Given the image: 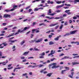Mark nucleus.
<instances>
[{
    "label": "nucleus",
    "instance_id": "nucleus-1",
    "mask_svg": "<svg viewBox=\"0 0 79 79\" xmlns=\"http://www.w3.org/2000/svg\"><path fill=\"white\" fill-rule=\"evenodd\" d=\"M29 29L28 27H24V29H23V30H22L21 31V29L20 30L19 29V30H18V31H17V32H16L15 35H16L17 34H19V32H20V33H21V32H24V31H26V30H27V29Z\"/></svg>",
    "mask_w": 79,
    "mask_h": 79
},
{
    "label": "nucleus",
    "instance_id": "nucleus-2",
    "mask_svg": "<svg viewBox=\"0 0 79 79\" xmlns=\"http://www.w3.org/2000/svg\"><path fill=\"white\" fill-rule=\"evenodd\" d=\"M45 55V52H43L42 53H41L40 54H39V58H44V56Z\"/></svg>",
    "mask_w": 79,
    "mask_h": 79
},
{
    "label": "nucleus",
    "instance_id": "nucleus-3",
    "mask_svg": "<svg viewBox=\"0 0 79 79\" xmlns=\"http://www.w3.org/2000/svg\"><path fill=\"white\" fill-rule=\"evenodd\" d=\"M37 66H38V68H41V67H42V66H44V64H40L39 65H34V66H32V68H34L35 67H37Z\"/></svg>",
    "mask_w": 79,
    "mask_h": 79
},
{
    "label": "nucleus",
    "instance_id": "nucleus-4",
    "mask_svg": "<svg viewBox=\"0 0 79 79\" xmlns=\"http://www.w3.org/2000/svg\"><path fill=\"white\" fill-rule=\"evenodd\" d=\"M65 68L66 70H64L61 71V74H64V71H68V70H69V67H65Z\"/></svg>",
    "mask_w": 79,
    "mask_h": 79
},
{
    "label": "nucleus",
    "instance_id": "nucleus-5",
    "mask_svg": "<svg viewBox=\"0 0 79 79\" xmlns=\"http://www.w3.org/2000/svg\"><path fill=\"white\" fill-rule=\"evenodd\" d=\"M74 72H71V75H68V77H70V78H73V76L74 75Z\"/></svg>",
    "mask_w": 79,
    "mask_h": 79
},
{
    "label": "nucleus",
    "instance_id": "nucleus-6",
    "mask_svg": "<svg viewBox=\"0 0 79 79\" xmlns=\"http://www.w3.org/2000/svg\"><path fill=\"white\" fill-rule=\"evenodd\" d=\"M55 53V51H53V50H51V53L49 54L48 56H50V55H53L54 53Z\"/></svg>",
    "mask_w": 79,
    "mask_h": 79
},
{
    "label": "nucleus",
    "instance_id": "nucleus-7",
    "mask_svg": "<svg viewBox=\"0 0 79 79\" xmlns=\"http://www.w3.org/2000/svg\"><path fill=\"white\" fill-rule=\"evenodd\" d=\"M17 41V40H10L9 41V42H11V43H10V45H12L13 44H12V43H15V42H16Z\"/></svg>",
    "mask_w": 79,
    "mask_h": 79
},
{
    "label": "nucleus",
    "instance_id": "nucleus-8",
    "mask_svg": "<svg viewBox=\"0 0 79 79\" xmlns=\"http://www.w3.org/2000/svg\"><path fill=\"white\" fill-rule=\"evenodd\" d=\"M60 67V65H53V66L52 67V69H54V68H55L56 69V68H59Z\"/></svg>",
    "mask_w": 79,
    "mask_h": 79
},
{
    "label": "nucleus",
    "instance_id": "nucleus-9",
    "mask_svg": "<svg viewBox=\"0 0 79 79\" xmlns=\"http://www.w3.org/2000/svg\"><path fill=\"white\" fill-rule=\"evenodd\" d=\"M4 18H10V15L5 14L4 15Z\"/></svg>",
    "mask_w": 79,
    "mask_h": 79
},
{
    "label": "nucleus",
    "instance_id": "nucleus-10",
    "mask_svg": "<svg viewBox=\"0 0 79 79\" xmlns=\"http://www.w3.org/2000/svg\"><path fill=\"white\" fill-rule=\"evenodd\" d=\"M64 5V4H62V5H61L60 6H57L56 7V9H58V8H61V7H63Z\"/></svg>",
    "mask_w": 79,
    "mask_h": 79
},
{
    "label": "nucleus",
    "instance_id": "nucleus-11",
    "mask_svg": "<svg viewBox=\"0 0 79 79\" xmlns=\"http://www.w3.org/2000/svg\"><path fill=\"white\" fill-rule=\"evenodd\" d=\"M77 31V30H74L73 31H71L70 32V34H74Z\"/></svg>",
    "mask_w": 79,
    "mask_h": 79
},
{
    "label": "nucleus",
    "instance_id": "nucleus-12",
    "mask_svg": "<svg viewBox=\"0 0 79 79\" xmlns=\"http://www.w3.org/2000/svg\"><path fill=\"white\" fill-rule=\"evenodd\" d=\"M43 39L42 38H41L39 40H38L36 41L35 42L36 43H38L39 42H41V41H42Z\"/></svg>",
    "mask_w": 79,
    "mask_h": 79
},
{
    "label": "nucleus",
    "instance_id": "nucleus-13",
    "mask_svg": "<svg viewBox=\"0 0 79 79\" xmlns=\"http://www.w3.org/2000/svg\"><path fill=\"white\" fill-rule=\"evenodd\" d=\"M8 61L7 60H6V62H2V64L3 66H5V65H6V63H8Z\"/></svg>",
    "mask_w": 79,
    "mask_h": 79
},
{
    "label": "nucleus",
    "instance_id": "nucleus-14",
    "mask_svg": "<svg viewBox=\"0 0 79 79\" xmlns=\"http://www.w3.org/2000/svg\"><path fill=\"white\" fill-rule=\"evenodd\" d=\"M58 24V23H56L55 24H52L49 25L50 27H52L53 26H56V25H57Z\"/></svg>",
    "mask_w": 79,
    "mask_h": 79
},
{
    "label": "nucleus",
    "instance_id": "nucleus-15",
    "mask_svg": "<svg viewBox=\"0 0 79 79\" xmlns=\"http://www.w3.org/2000/svg\"><path fill=\"white\" fill-rule=\"evenodd\" d=\"M72 64H73V65H75V64H79V63L77 62H74L72 63Z\"/></svg>",
    "mask_w": 79,
    "mask_h": 79
},
{
    "label": "nucleus",
    "instance_id": "nucleus-16",
    "mask_svg": "<svg viewBox=\"0 0 79 79\" xmlns=\"http://www.w3.org/2000/svg\"><path fill=\"white\" fill-rule=\"evenodd\" d=\"M47 3L48 4H50V3L51 4H53V1H52L51 2H50V1L48 0L47 1Z\"/></svg>",
    "mask_w": 79,
    "mask_h": 79
},
{
    "label": "nucleus",
    "instance_id": "nucleus-17",
    "mask_svg": "<svg viewBox=\"0 0 79 79\" xmlns=\"http://www.w3.org/2000/svg\"><path fill=\"white\" fill-rule=\"evenodd\" d=\"M52 74H53L52 73H49L47 75V76H48V77H51V76L52 75Z\"/></svg>",
    "mask_w": 79,
    "mask_h": 79
},
{
    "label": "nucleus",
    "instance_id": "nucleus-18",
    "mask_svg": "<svg viewBox=\"0 0 79 79\" xmlns=\"http://www.w3.org/2000/svg\"><path fill=\"white\" fill-rule=\"evenodd\" d=\"M25 42H26V41L25 40H23L20 43V44L21 45H23L24 43H25Z\"/></svg>",
    "mask_w": 79,
    "mask_h": 79
},
{
    "label": "nucleus",
    "instance_id": "nucleus-19",
    "mask_svg": "<svg viewBox=\"0 0 79 79\" xmlns=\"http://www.w3.org/2000/svg\"><path fill=\"white\" fill-rule=\"evenodd\" d=\"M29 53V51H28L27 52H25L23 54V55H27V54H28Z\"/></svg>",
    "mask_w": 79,
    "mask_h": 79
},
{
    "label": "nucleus",
    "instance_id": "nucleus-20",
    "mask_svg": "<svg viewBox=\"0 0 79 79\" xmlns=\"http://www.w3.org/2000/svg\"><path fill=\"white\" fill-rule=\"evenodd\" d=\"M64 57L65 58V59H72V57H69V56H64Z\"/></svg>",
    "mask_w": 79,
    "mask_h": 79
},
{
    "label": "nucleus",
    "instance_id": "nucleus-21",
    "mask_svg": "<svg viewBox=\"0 0 79 79\" xmlns=\"http://www.w3.org/2000/svg\"><path fill=\"white\" fill-rule=\"evenodd\" d=\"M17 7H18V6L17 5H13V8L15 10H16V9L17 8Z\"/></svg>",
    "mask_w": 79,
    "mask_h": 79
},
{
    "label": "nucleus",
    "instance_id": "nucleus-22",
    "mask_svg": "<svg viewBox=\"0 0 79 79\" xmlns=\"http://www.w3.org/2000/svg\"><path fill=\"white\" fill-rule=\"evenodd\" d=\"M21 67L16 68L14 69L13 72H15L16 71V69H21Z\"/></svg>",
    "mask_w": 79,
    "mask_h": 79
},
{
    "label": "nucleus",
    "instance_id": "nucleus-23",
    "mask_svg": "<svg viewBox=\"0 0 79 79\" xmlns=\"http://www.w3.org/2000/svg\"><path fill=\"white\" fill-rule=\"evenodd\" d=\"M37 30V29H33L32 30V34H34V32H35V31H36Z\"/></svg>",
    "mask_w": 79,
    "mask_h": 79
},
{
    "label": "nucleus",
    "instance_id": "nucleus-24",
    "mask_svg": "<svg viewBox=\"0 0 79 79\" xmlns=\"http://www.w3.org/2000/svg\"><path fill=\"white\" fill-rule=\"evenodd\" d=\"M59 36H57L56 37V38H54V40H56V41L57 40H59Z\"/></svg>",
    "mask_w": 79,
    "mask_h": 79
},
{
    "label": "nucleus",
    "instance_id": "nucleus-25",
    "mask_svg": "<svg viewBox=\"0 0 79 79\" xmlns=\"http://www.w3.org/2000/svg\"><path fill=\"white\" fill-rule=\"evenodd\" d=\"M2 44L4 45V46L5 47H6V45H8V44H7L6 42L2 43Z\"/></svg>",
    "mask_w": 79,
    "mask_h": 79
},
{
    "label": "nucleus",
    "instance_id": "nucleus-26",
    "mask_svg": "<svg viewBox=\"0 0 79 79\" xmlns=\"http://www.w3.org/2000/svg\"><path fill=\"white\" fill-rule=\"evenodd\" d=\"M52 13V11L51 10V9H49V11H48V15H50V13Z\"/></svg>",
    "mask_w": 79,
    "mask_h": 79
},
{
    "label": "nucleus",
    "instance_id": "nucleus-27",
    "mask_svg": "<svg viewBox=\"0 0 79 79\" xmlns=\"http://www.w3.org/2000/svg\"><path fill=\"white\" fill-rule=\"evenodd\" d=\"M63 24H61L60 25V27L59 29H62V28H63Z\"/></svg>",
    "mask_w": 79,
    "mask_h": 79
},
{
    "label": "nucleus",
    "instance_id": "nucleus-28",
    "mask_svg": "<svg viewBox=\"0 0 79 79\" xmlns=\"http://www.w3.org/2000/svg\"><path fill=\"white\" fill-rule=\"evenodd\" d=\"M73 58H79V56H74Z\"/></svg>",
    "mask_w": 79,
    "mask_h": 79
},
{
    "label": "nucleus",
    "instance_id": "nucleus-29",
    "mask_svg": "<svg viewBox=\"0 0 79 79\" xmlns=\"http://www.w3.org/2000/svg\"><path fill=\"white\" fill-rule=\"evenodd\" d=\"M54 44V43L52 41H50L49 43V45H52V44Z\"/></svg>",
    "mask_w": 79,
    "mask_h": 79
},
{
    "label": "nucleus",
    "instance_id": "nucleus-30",
    "mask_svg": "<svg viewBox=\"0 0 79 79\" xmlns=\"http://www.w3.org/2000/svg\"><path fill=\"white\" fill-rule=\"evenodd\" d=\"M42 25H44V26H46V25L44 24V23H40L39 24V26H42Z\"/></svg>",
    "mask_w": 79,
    "mask_h": 79
},
{
    "label": "nucleus",
    "instance_id": "nucleus-31",
    "mask_svg": "<svg viewBox=\"0 0 79 79\" xmlns=\"http://www.w3.org/2000/svg\"><path fill=\"white\" fill-rule=\"evenodd\" d=\"M61 11V10H56V13H60Z\"/></svg>",
    "mask_w": 79,
    "mask_h": 79
},
{
    "label": "nucleus",
    "instance_id": "nucleus-32",
    "mask_svg": "<svg viewBox=\"0 0 79 79\" xmlns=\"http://www.w3.org/2000/svg\"><path fill=\"white\" fill-rule=\"evenodd\" d=\"M56 3L57 4H60V3H61V1H57L56 2Z\"/></svg>",
    "mask_w": 79,
    "mask_h": 79
},
{
    "label": "nucleus",
    "instance_id": "nucleus-33",
    "mask_svg": "<svg viewBox=\"0 0 79 79\" xmlns=\"http://www.w3.org/2000/svg\"><path fill=\"white\" fill-rule=\"evenodd\" d=\"M64 5L65 6H71V5L70 4H67L66 3H65L64 4Z\"/></svg>",
    "mask_w": 79,
    "mask_h": 79
},
{
    "label": "nucleus",
    "instance_id": "nucleus-34",
    "mask_svg": "<svg viewBox=\"0 0 79 79\" xmlns=\"http://www.w3.org/2000/svg\"><path fill=\"white\" fill-rule=\"evenodd\" d=\"M2 45V44H0V48H3L4 46H1Z\"/></svg>",
    "mask_w": 79,
    "mask_h": 79
},
{
    "label": "nucleus",
    "instance_id": "nucleus-35",
    "mask_svg": "<svg viewBox=\"0 0 79 79\" xmlns=\"http://www.w3.org/2000/svg\"><path fill=\"white\" fill-rule=\"evenodd\" d=\"M5 11H6V13H8V12H9V11H10V10L6 9L5 10Z\"/></svg>",
    "mask_w": 79,
    "mask_h": 79
},
{
    "label": "nucleus",
    "instance_id": "nucleus-36",
    "mask_svg": "<svg viewBox=\"0 0 79 79\" xmlns=\"http://www.w3.org/2000/svg\"><path fill=\"white\" fill-rule=\"evenodd\" d=\"M27 73H24L23 74L22 76H27Z\"/></svg>",
    "mask_w": 79,
    "mask_h": 79
},
{
    "label": "nucleus",
    "instance_id": "nucleus-37",
    "mask_svg": "<svg viewBox=\"0 0 79 79\" xmlns=\"http://www.w3.org/2000/svg\"><path fill=\"white\" fill-rule=\"evenodd\" d=\"M2 56V52H0V58H1Z\"/></svg>",
    "mask_w": 79,
    "mask_h": 79
},
{
    "label": "nucleus",
    "instance_id": "nucleus-38",
    "mask_svg": "<svg viewBox=\"0 0 79 79\" xmlns=\"http://www.w3.org/2000/svg\"><path fill=\"white\" fill-rule=\"evenodd\" d=\"M32 9H30L28 10L29 13H31L32 11Z\"/></svg>",
    "mask_w": 79,
    "mask_h": 79
},
{
    "label": "nucleus",
    "instance_id": "nucleus-39",
    "mask_svg": "<svg viewBox=\"0 0 79 79\" xmlns=\"http://www.w3.org/2000/svg\"><path fill=\"white\" fill-rule=\"evenodd\" d=\"M42 16L43 17H45V15L44 14L40 16V17H42Z\"/></svg>",
    "mask_w": 79,
    "mask_h": 79
},
{
    "label": "nucleus",
    "instance_id": "nucleus-40",
    "mask_svg": "<svg viewBox=\"0 0 79 79\" xmlns=\"http://www.w3.org/2000/svg\"><path fill=\"white\" fill-rule=\"evenodd\" d=\"M58 27H59V25H57V26H56L55 27V29H58Z\"/></svg>",
    "mask_w": 79,
    "mask_h": 79
},
{
    "label": "nucleus",
    "instance_id": "nucleus-41",
    "mask_svg": "<svg viewBox=\"0 0 79 79\" xmlns=\"http://www.w3.org/2000/svg\"><path fill=\"white\" fill-rule=\"evenodd\" d=\"M15 32L11 33V35H10V36H13V35H15Z\"/></svg>",
    "mask_w": 79,
    "mask_h": 79
},
{
    "label": "nucleus",
    "instance_id": "nucleus-42",
    "mask_svg": "<svg viewBox=\"0 0 79 79\" xmlns=\"http://www.w3.org/2000/svg\"><path fill=\"white\" fill-rule=\"evenodd\" d=\"M49 15H51V16H54V15H55V13H54V14H49Z\"/></svg>",
    "mask_w": 79,
    "mask_h": 79
},
{
    "label": "nucleus",
    "instance_id": "nucleus-43",
    "mask_svg": "<svg viewBox=\"0 0 79 79\" xmlns=\"http://www.w3.org/2000/svg\"><path fill=\"white\" fill-rule=\"evenodd\" d=\"M31 6H29L28 7H27L26 8V10H27V9H29V8H30V7Z\"/></svg>",
    "mask_w": 79,
    "mask_h": 79
},
{
    "label": "nucleus",
    "instance_id": "nucleus-44",
    "mask_svg": "<svg viewBox=\"0 0 79 79\" xmlns=\"http://www.w3.org/2000/svg\"><path fill=\"white\" fill-rule=\"evenodd\" d=\"M70 10H66L65 11V13H68V11H70Z\"/></svg>",
    "mask_w": 79,
    "mask_h": 79
},
{
    "label": "nucleus",
    "instance_id": "nucleus-45",
    "mask_svg": "<svg viewBox=\"0 0 79 79\" xmlns=\"http://www.w3.org/2000/svg\"><path fill=\"white\" fill-rule=\"evenodd\" d=\"M33 36H34V34H31V36H30L31 39H32V37H33Z\"/></svg>",
    "mask_w": 79,
    "mask_h": 79
},
{
    "label": "nucleus",
    "instance_id": "nucleus-46",
    "mask_svg": "<svg viewBox=\"0 0 79 79\" xmlns=\"http://www.w3.org/2000/svg\"><path fill=\"white\" fill-rule=\"evenodd\" d=\"M73 19H77V18L76 17L74 16L73 17Z\"/></svg>",
    "mask_w": 79,
    "mask_h": 79
},
{
    "label": "nucleus",
    "instance_id": "nucleus-47",
    "mask_svg": "<svg viewBox=\"0 0 79 79\" xmlns=\"http://www.w3.org/2000/svg\"><path fill=\"white\" fill-rule=\"evenodd\" d=\"M72 22H73V21H72V20H69V23L70 24L72 23Z\"/></svg>",
    "mask_w": 79,
    "mask_h": 79
},
{
    "label": "nucleus",
    "instance_id": "nucleus-48",
    "mask_svg": "<svg viewBox=\"0 0 79 79\" xmlns=\"http://www.w3.org/2000/svg\"><path fill=\"white\" fill-rule=\"evenodd\" d=\"M21 59V60H24V58H25V57L24 56L23 57H22L20 58Z\"/></svg>",
    "mask_w": 79,
    "mask_h": 79
},
{
    "label": "nucleus",
    "instance_id": "nucleus-49",
    "mask_svg": "<svg viewBox=\"0 0 79 79\" xmlns=\"http://www.w3.org/2000/svg\"><path fill=\"white\" fill-rule=\"evenodd\" d=\"M50 32H51V31L49 30L48 31L46 32V34L49 33H50Z\"/></svg>",
    "mask_w": 79,
    "mask_h": 79
},
{
    "label": "nucleus",
    "instance_id": "nucleus-50",
    "mask_svg": "<svg viewBox=\"0 0 79 79\" xmlns=\"http://www.w3.org/2000/svg\"><path fill=\"white\" fill-rule=\"evenodd\" d=\"M39 9V8H35V11H38Z\"/></svg>",
    "mask_w": 79,
    "mask_h": 79
},
{
    "label": "nucleus",
    "instance_id": "nucleus-51",
    "mask_svg": "<svg viewBox=\"0 0 79 79\" xmlns=\"http://www.w3.org/2000/svg\"><path fill=\"white\" fill-rule=\"evenodd\" d=\"M64 25H65V26H67V25H68V22H65L64 23Z\"/></svg>",
    "mask_w": 79,
    "mask_h": 79
},
{
    "label": "nucleus",
    "instance_id": "nucleus-52",
    "mask_svg": "<svg viewBox=\"0 0 79 79\" xmlns=\"http://www.w3.org/2000/svg\"><path fill=\"white\" fill-rule=\"evenodd\" d=\"M66 16H67V15H66V14H64L63 15V17H64Z\"/></svg>",
    "mask_w": 79,
    "mask_h": 79
},
{
    "label": "nucleus",
    "instance_id": "nucleus-53",
    "mask_svg": "<svg viewBox=\"0 0 79 79\" xmlns=\"http://www.w3.org/2000/svg\"><path fill=\"white\" fill-rule=\"evenodd\" d=\"M2 24L4 26H6V23H4Z\"/></svg>",
    "mask_w": 79,
    "mask_h": 79
},
{
    "label": "nucleus",
    "instance_id": "nucleus-54",
    "mask_svg": "<svg viewBox=\"0 0 79 79\" xmlns=\"http://www.w3.org/2000/svg\"><path fill=\"white\" fill-rule=\"evenodd\" d=\"M15 9L14 8H12V9H11L10 10V11H14V10H15Z\"/></svg>",
    "mask_w": 79,
    "mask_h": 79
},
{
    "label": "nucleus",
    "instance_id": "nucleus-55",
    "mask_svg": "<svg viewBox=\"0 0 79 79\" xmlns=\"http://www.w3.org/2000/svg\"><path fill=\"white\" fill-rule=\"evenodd\" d=\"M64 54L62 53L59 56H63V55H64Z\"/></svg>",
    "mask_w": 79,
    "mask_h": 79
},
{
    "label": "nucleus",
    "instance_id": "nucleus-56",
    "mask_svg": "<svg viewBox=\"0 0 79 79\" xmlns=\"http://www.w3.org/2000/svg\"><path fill=\"white\" fill-rule=\"evenodd\" d=\"M26 61H27V60H26V59H24V60H23L22 61H23V62H26Z\"/></svg>",
    "mask_w": 79,
    "mask_h": 79
},
{
    "label": "nucleus",
    "instance_id": "nucleus-57",
    "mask_svg": "<svg viewBox=\"0 0 79 79\" xmlns=\"http://www.w3.org/2000/svg\"><path fill=\"white\" fill-rule=\"evenodd\" d=\"M47 73L48 72L47 71H45L44 72V74H47Z\"/></svg>",
    "mask_w": 79,
    "mask_h": 79
},
{
    "label": "nucleus",
    "instance_id": "nucleus-58",
    "mask_svg": "<svg viewBox=\"0 0 79 79\" xmlns=\"http://www.w3.org/2000/svg\"><path fill=\"white\" fill-rule=\"evenodd\" d=\"M64 9H67L68 8H69V7H64Z\"/></svg>",
    "mask_w": 79,
    "mask_h": 79
},
{
    "label": "nucleus",
    "instance_id": "nucleus-59",
    "mask_svg": "<svg viewBox=\"0 0 79 79\" xmlns=\"http://www.w3.org/2000/svg\"><path fill=\"white\" fill-rule=\"evenodd\" d=\"M44 69H43L42 70H41V71H40V73H42L44 72Z\"/></svg>",
    "mask_w": 79,
    "mask_h": 79
},
{
    "label": "nucleus",
    "instance_id": "nucleus-60",
    "mask_svg": "<svg viewBox=\"0 0 79 79\" xmlns=\"http://www.w3.org/2000/svg\"><path fill=\"white\" fill-rule=\"evenodd\" d=\"M74 2H79V0H75Z\"/></svg>",
    "mask_w": 79,
    "mask_h": 79
},
{
    "label": "nucleus",
    "instance_id": "nucleus-61",
    "mask_svg": "<svg viewBox=\"0 0 79 79\" xmlns=\"http://www.w3.org/2000/svg\"><path fill=\"white\" fill-rule=\"evenodd\" d=\"M28 59H31L32 58H34V57H28Z\"/></svg>",
    "mask_w": 79,
    "mask_h": 79
},
{
    "label": "nucleus",
    "instance_id": "nucleus-62",
    "mask_svg": "<svg viewBox=\"0 0 79 79\" xmlns=\"http://www.w3.org/2000/svg\"><path fill=\"white\" fill-rule=\"evenodd\" d=\"M71 34H70V33H68L66 34V35H67L68 36L69 35Z\"/></svg>",
    "mask_w": 79,
    "mask_h": 79
},
{
    "label": "nucleus",
    "instance_id": "nucleus-63",
    "mask_svg": "<svg viewBox=\"0 0 79 79\" xmlns=\"http://www.w3.org/2000/svg\"><path fill=\"white\" fill-rule=\"evenodd\" d=\"M69 2H73L74 1L73 0H69Z\"/></svg>",
    "mask_w": 79,
    "mask_h": 79
},
{
    "label": "nucleus",
    "instance_id": "nucleus-64",
    "mask_svg": "<svg viewBox=\"0 0 79 79\" xmlns=\"http://www.w3.org/2000/svg\"><path fill=\"white\" fill-rule=\"evenodd\" d=\"M35 24V22H33L32 24V26H34Z\"/></svg>",
    "mask_w": 79,
    "mask_h": 79
}]
</instances>
